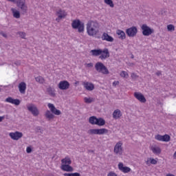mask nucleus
I'll list each match as a JSON object with an SVG mask.
<instances>
[{
  "label": "nucleus",
  "instance_id": "f257e3e1",
  "mask_svg": "<svg viewBox=\"0 0 176 176\" xmlns=\"http://www.w3.org/2000/svg\"><path fill=\"white\" fill-rule=\"evenodd\" d=\"M87 32L89 36H96L100 32V25L97 21H89L87 23Z\"/></svg>",
  "mask_w": 176,
  "mask_h": 176
},
{
  "label": "nucleus",
  "instance_id": "f03ea898",
  "mask_svg": "<svg viewBox=\"0 0 176 176\" xmlns=\"http://www.w3.org/2000/svg\"><path fill=\"white\" fill-rule=\"evenodd\" d=\"M47 107L50 110H47L45 113V118L47 119V120H52L54 119V115L58 116L61 114V111L57 109L54 104L49 103Z\"/></svg>",
  "mask_w": 176,
  "mask_h": 176
},
{
  "label": "nucleus",
  "instance_id": "7ed1b4c3",
  "mask_svg": "<svg viewBox=\"0 0 176 176\" xmlns=\"http://www.w3.org/2000/svg\"><path fill=\"white\" fill-rule=\"evenodd\" d=\"M95 69L97 72L102 74L103 75H108L109 74V70L106 67L105 65L101 62H98L95 65Z\"/></svg>",
  "mask_w": 176,
  "mask_h": 176
},
{
  "label": "nucleus",
  "instance_id": "20e7f679",
  "mask_svg": "<svg viewBox=\"0 0 176 176\" xmlns=\"http://www.w3.org/2000/svg\"><path fill=\"white\" fill-rule=\"evenodd\" d=\"M72 27L74 30H78V32H83L85 31V23L79 19L73 21Z\"/></svg>",
  "mask_w": 176,
  "mask_h": 176
},
{
  "label": "nucleus",
  "instance_id": "39448f33",
  "mask_svg": "<svg viewBox=\"0 0 176 176\" xmlns=\"http://www.w3.org/2000/svg\"><path fill=\"white\" fill-rule=\"evenodd\" d=\"M142 33L144 35V36H149V35H152L153 32H155V30L151 28L148 25L143 24L141 26Z\"/></svg>",
  "mask_w": 176,
  "mask_h": 176
},
{
  "label": "nucleus",
  "instance_id": "423d86ee",
  "mask_svg": "<svg viewBox=\"0 0 176 176\" xmlns=\"http://www.w3.org/2000/svg\"><path fill=\"white\" fill-rule=\"evenodd\" d=\"M88 134H95L97 135H102L104 134H108V129L105 128L100 129H89L88 131Z\"/></svg>",
  "mask_w": 176,
  "mask_h": 176
},
{
  "label": "nucleus",
  "instance_id": "0eeeda50",
  "mask_svg": "<svg viewBox=\"0 0 176 176\" xmlns=\"http://www.w3.org/2000/svg\"><path fill=\"white\" fill-rule=\"evenodd\" d=\"M138 32V29H137V27L132 26L128 29L126 30V34L131 38H134L137 35V33Z\"/></svg>",
  "mask_w": 176,
  "mask_h": 176
},
{
  "label": "nucleus",
  "instance_id": "6e6552de",
  "mask_svg": "<svg viewBox=\"0 0 176 176\" xmlns=\"http://www.w3.org/2000/svg\"><path fill=\"white\" fill-rule=\"evenodd\" d=\"M56 14L57 16L56 21H57L58 23L60 22V20L65 19V17H67V12L64 10L59 9L56 10Z\"/></svg>",
  "mask_w": 176,
  "mask_h": 176
},
{
  "label": "nucleus",
  "instance_id": "1a4fd4ad",
  "mask_svg": "<svg viewBox=\"0 0 176 176\" xmlns=\"http://www.w3.org/2000/svg\"><path fill=\"white\" fill-rule=\"evenodd\" d=\"M28 111L31 112L34 116H38L39 115V111L35 104H30L27 105Z\"/></svg>",
  "mask_w": 176,
  "mask_h": 176
},
{
  "label": "nucleus",
  "instance_id": "9d476101",
  "mask_svg": "<svg viewBox=\"0 0 176 176\" xmlns=\"http://www.w3.org/2000/svg\"><path fill=\"white\" fill-rule=\"evenodd\" d=\"M155 139L157 140V141H162V142H168L170 141L171 138L168 134H165L164 135L158 134L155 136Z\"/></svg>",
  "mask_w": 176,
  "mask_h": 176
},
{
  "label": "nucleus",
  "instance_id": "9b49d317",
  "mask_svg": "<svg viewBox=\"0 0 176 176\" xmlns=\"http://www.w3.org/2000/svg\"><path fill=\"white\" fill-rule=\"evenodd\" d=\"M123 143L122 142H118L114 146L113 152L116 155H122L123 153V147L122 146Z\"/></svg>",
  "mask_w": 176,
  "mask_h": 176
},
{
  "label": "nucleus",
  "instance_id": "f8f14e48",
  "mask_svg": "<svg viewBox=\"0 0 176 176\" xmlns=\"http://www.w3.org/2000/svg\"><path fill=\"white\" fill-rule=\"evenodd\" d=\"M14 3H16V6L18 8H19L22 12H23V13H26L27 12V5H25V1H23V0H18L16 1Z\"/></svg>",
  "mask_w": 176,
  "mask_h": 176
},
{
  "label": "nucleus",
  "instance_id": "ddd939ff",
  "mask_svg": "<svg viewBox=\"0 0 176 176\" xmlns=\"http://www.w3.org/2000/svg\"><path fill=\"white\" fill-rule=\"evenodd\" d=\"M71 85L67 80H62L58 84V87L60 90H68Z\"/></svg>",
  "mask_w": 176,
  "mask_h": 176
},
{
  "label": "nucleus",
  "instance_id": "4468645a",
  "mask_svg": "<svg viewBox=\"0 0 176 176\" xmlns=\"http://www.w3.org/2000/svg\"><path fill=\"white\" fill-rule=\"evenodd\" d=\"M9 135L12 140L19 141V140L23 137V133L19 131H16L14 133L12 132L9 133Z\"/></svg>",
  "mask_w": 176,
  "mask_h": 176
},
{
  "label": "nucleus",
  "instance_id": "2eb2a0df",
  "mask_svg": "<svg viewBox=\"0 0 176 176\" xmlns=\"http://www.w3.org/2000/svg\"><path fill=\"white\" fill-rule=\"evenodd\" d=\"M109 50L108 48H104V50H102V53L100 54L99 58H100V60H107V58H109Z\"/></svg>",
  "mask_w": 176,
  "mask_h": 176
},
{
  "label": "nucleus",
  "instance_id": "dca6fc26",
  "mask_svg": "<svg viewBox=\"0 0 176 176\" xmlns=\"http://www.w3.org/2000/svg\"><path fill=\"white\" fill-rule=\"evenodd\" d=\"M134 97H135V98L138 100V101H140V102H143V103L146 102V99L145 98V96H144L140 92H135L134 93Z\"/></svg>",
  "mask_w": 176,
  "mask_h": 176
},
{
  "label": "nucleus",
  "instance_id": "f3484780",
  "mask_svg": "<svg viewBox=\"0 0 176 176\" xmlns=\"http://www.w3.org/2000/svg\"><path fill=\"white\" fill-rule=\"evenodd\" d=\"M82 85L86 89V90H88V91H93L94 90V84L89 82H82Z\"/></svg>",
  "mask_w": 176,
  "mask_h": 176
},
{
  "label": "nucleus",
  "instance_id": "a211bd4d",
  "mask_svg": "<svg viewBox=\"0 0 176 176\" xmlns=\"http://www.w3.org/2000/svg\"><path fill=\"white\" fill-rule=\"evenodd\" d=\"M6 102H10V104H14V105L19 106L21 101L19 99H14L12 97H8L6 99Z\"/></svg>",
  "mask_w": 176,
  "mask_h": 176
},
{
  "label": "nucleus",
  "instance_id": "6ab92c4d",
  "mask_svg": "<svg viewBox=\"0 0 176 176\" xmlns=\"http://www.w3.org/2000/svg\"><path fill=\"white\" fill-rule=\"evenodd\" d=\"M118 168L120 171H122V173H130V171H131V168L127 166H124L123 163L122 162L118 164Z\"/></svg>",
  "mask_w": 176,
  "mask_h": 176
},
{
  "label": "nucleus",
  "instance_id": "aec40b11",
  "mask_svg": "<svg viewBox=\"0 0 176 176\" xmlns=\"http://www.w3.org/2000/svg\"><path fill=\"white\" fill-rule=\"evenodd\" d=\"M19 89L21 94H25V90H27V84L24 82H21L19 85Z\"/></svg>",
  "mask_w": 176,
  "mask_h": 176
},
{
  "label": "nucleus",
  "instance_id": "412c9836",
  "mask_svg": "<svg viewBox=\"0 0 176 176\" xmlns=\"http://www.w3.org/2000/svg\"><path fill=\"white\" fill-rule=\"evenodd\" d=\"M122 111L119 109H116L113 112V118L116 120H118V119H120V118H122Z\"/></svg>",
  "mask_w": 176,
  "mask_h": 176
},
{
  "label": "nucleus",
  "instance_id": "4be33fe9",
  "mask_svg": "<svg viewBox=\"0 0 176 176\" xmlns=\"http://www.w3.org/2000/svg\"><path fill=\"white\" fill-rule=\"evenodd\" d=\"M102 41H107V42H113L112 36H109L108 33L104 32L102 35Z\"/></svg>",
  "mask_w": 176,
  "mask_h": 176
},
{
  "label": "nucleus",
  "instance_id": "5701e85b",
  "mask_svg": "<svg viewBox=\"0 0 176 176\" xmlns=\"http://www.w3.org/2000/svg\"><path fill=\"white\" fill-rule=\"evenodd\" d=\"M60 168L63 171H67L68 173L74 171V168L68 164H62Z\"/></svg>",
  "mask_w": 176,
  "mask_h": 176
},
{
  "label": "nucleus",
  "instance_id": "b1692460",
  "mask_svg": "<svg viewBox=\"0 0 176 176\" xmlns=\"http://www.w3.org/2000/svg\"><path fill=\"white\" fill-rule=\"evenodd\" d=\"M116 34L118 35L119 39H122V41L126 39V33H124L123 30H117Z\"/></svg>",
  "mask_w": 176,
  "mask_h": 176
},
{
  "label": "nucleus",
  "instance_id": "393cba45",
  "mask_svg": "<svg viewBox=\"0 0 176 176\" xmlns=\"http://www.w3.org/2000/svg\"><path fill=\"white\" fill-rule=\"evenodd\" d=\"M90 53L91 54V56L97 57L98 56H101V53H102V50H101V49L91 50L90 51Z\"/></svg>",
  "mask_w": 176,
  "mask_h": 176
},
{
  "label": "nucleus",
  "instance_id": "a878e982",
  "mask_svg": "<svg viewBox=\"0 0 176 176\" xmlns=\"http://www.w3.org/2000/svg\"><path fill=\"white\" fill-rule=\"evenodd\" d=\"M151 149L154 155H160L162 153V149L159 146H151Z\"/></svg>",
  "mask_w": 176,
  "mask_h": 176
},
{
  "label": "nucleus",
  "instance_id": "bb28decb",
  "mask_svg": "<svg viewBox=\"0 0 176 176\" xmlns=\"http://www.w3.org/2000/svg\"><path fill=\"white\" fill-rule=\"evenodd\" d=\"M47 91L48 94L50 96H51L52 97H55L56 96V90H54V89L52 88V87H49L47 89Z\"/></svg>",
  "mask_w": 176,
  "mask_h": 176
},
{
  "label": "nucleus",
  "instance_id": "cd10ccee",
  "mask_svg": "<svg viewBox=\"0 0 176 176\" xmlns=\"http://www.w3.org/2000/svg\"><path fill=\"white\" fill-rule=\"evenodd\" d=\"M96 124L97 126H104L105 124V120H104V118H97L96 120Z\"/></svg>",
  "mask_w": 176,
  "mask_h": 176
},
{
  "label": "nucleus",
  "instance_id": "c85d7f7f",
  "mask_svg": "<svg viewBox=\"0 0 176 176\" xmlns=\"http://www.w3.org/2000/svg\"><path fill=\"white\" fill-rule=\"evenodd\" d=\"M12 14H13V16L15 19H20V12H19L17 10H15L14 8L11 9Z\"/></svg>",
  "mask_w": 176,
  "mask_h": 176
},
{
  "label": "nucleus",
  "instance_id": "c756f323",
  "mask_svg": "<svg viewBox=\"0 0 176 176\" xmlns=\"http://www.w3.org/2000/svg\"><path fill=\"white\" fill-rule=\"evenodd\" d=\"M62 164H71L72 163V161H71V159L68 157H66L65 158L61 160Z\"/></svg>",
  "mask_w": 176,
  "mask_h": 176
},
{
  "label": "nucleus",
  "instance_id": "7c9ffc66",
  "mask_svg": "<svg viewBox=\"0 0 176 176\" xmlns=\"http://www.w3.org/2000/svg\"><path fill=\"white\" fill-rule=\"evenodd\" d=\"M96 122H97V117H96V116H91L89 118V122L91 124H96Z\"/></svg>",
  "mask_w": 176,
  "mask_h": 176
},
{
  "label": "nucleus",
  "instance_id": "2f4dec72",
  "mask_svg": "<svg viewBox=\"0 0 176 176\" xmlns=\"http://www.w3.org/2000/svg\"><path fill=\"white\" fill-rule=\"evenodd\" d=\"M149 162L151 164H157V161L153 158H148L146 161V164H149Z\"/></svg>",
  "mask_w": 176,
  "mask_h": 176
},
{
  "label": "nucleus",
  "instance_id": "473e14b6",
  "mask_svg": "<svg viewBox=\"0 0 176 176\" xmlns=\"http://www.w3.org/2000/svg\"><path fill=\"white\" fill-rule=\"evenodd\" d=\"M36 81H37L38 83H41V85H43L45 83V78L42 76H38L35 78Z\"/></svg>",
  "mask_w": 176,
  "mask_h": 176
},
{
  "label": "nucleus",
  "instance_id": "72a5a7b5",
  "mask_svg": "<svg viewBox=\"0 0 176 176\" xmlns=\"http://www.w3.org/2000/svg\"><path fill=\"white\" fill-rule=\"evenodd\" d=\"M64 176H80V173H64Z\"/></svg>",
  "mask_w": 176,
  "mask_h": 176
},
{
  "label": "nucleus",
  "instance_id": "f704fd0d",
  "mask_svg": "<svg viewBox=\"0 0 176 176\" xmlns=\"http://www.w3.org/2000/svg\"><path fill=\"white\" fill-rule=\"evenodd\" d=\"M16 34L19 35V36L21 38H22V39H25V36H26L25 32H18L16 33Z\"/></svg>",
  "mask_w": 176,
  "mask_h": 176
},
{
  "label": "nucleus",
  "instance_id": "c9c22d12",
  "mask_svg": "<svg viewBox=\"0 0 176 176\" xmlns=\"http://www.w3.org/2000/svg\"><path fill=\"white\" fill-rule=\"evenodd\" d=\"M84 101L86 102V104H91L94 100L91 98H85Z\"/></svg>",
  "mask_w": 176,
  "mask_h": 176
},
{
  "label": "nucleus",
  "instance_id": "e433bc0d",
  "mask_svg": "<svg viewBox=\"0 0 176 176\" xmlns=\"http://www.w3.org/2000/svg\"><path fill=\"white\" fill-rule=\"evenodd\" d=\"M104 3H106L107 5H109L111 8H113V1H112V0H104Z\"/></svg>",
  "mask_w": 176,
  "mask_h": 176
},
{
  "label": "nucleus",
  "instance_id": "4c0bfd02",
  "mask_svg": "<svg viewBox=\"0 0 176 176\" xmlns=\"http://www.w3.org/2000/svg\"><path fill=\"white\" fill-rule=\"evenodd\" d=\"M167 30H168V31H175V28L174 27V25H168Z\"/></svg>",
  "mask_w": 176,
  "mask_h": 176
},
{
  "label": "nucleus",
  "instance_id": "58836bf2",
  "mask_svg": "<svg viewBox=\"0 0 176 176\" xmlns=\"http://www.w3.org/2000/svg\"><path fill=\"white\" fill-rule=\"evenodd\" d=\"M120 76L122 78H127L129 76V74H127L126 72L125 71H122L121 73H120Z\"/></svg>",
  "mask_w": 176,
  "mask_h": 176
},
{
  "label": "nucleus",
  "instance_id": "ea45409f",
  "mask_svg": "<svg viewBox=\"0 0 176 176\" xmlns=\"http://www.w3.org/2000/svg\"><path fill=\"white\" fill-rule=\"evenodd\" d=\"M36 133H41V134H43V129H42L41 126H36Z\"/></svg>",
  "mask_w": 176,
  "mask_h": 176
},
{
  "label": "nucleus",
  "instance_id": "a19ab883",
  "mask_svg": "<svg viewBox=\"0 0 176 176\" xmlns=\"http://www.w3.org/2000/svg\"><path fill=\"white\" fill-rule=\"evenodd\" d=\"M107 176H118L115 172H110L107 174Z\"/></svg>",
  "mask_w": 176,
  "mask_h": 176
},
{
  "label": "nucleus",
  "instance_id": "79ce46f5",
  "mask_svg": "<svg viewBox=\"0 0 176 176\" xmlns=\"http://www.w3.org/2000/svg\"><path fill=\"white\" fill-rule=\"evenodd\" d=\"M131 78H132V79H137V78H138V76H137V74L133 73L131 76Z\"/></svg>",
  "mask_w": 176,
  "mask_h": 176
},
{
  "label": "nucleus",
  "instance_id": "37998d69",
  "mask_svg": "<svg viewBox=\"0 0 176 176\" xmlns=\"http://www.w3.org/2000/svg\"><path fill=\"white\" fill-rule=\"evenodd\" d=\"M26 152L27 153H31L32 152V148H31V147H27Z\"/></svg>",
  "mask_w": 176,
  "mask_h": 176
},
{
  "label": "nucleus",
  "instance_id": "c03bdc74",
  "mask_svg": "<svg viewBox=\"0 0 176 176\" xmlns=\"http://www.w3.org/2000/svg\"><path fill=\"white\" fill-rule=\"evenodd\" d=\"M118 85H119V81H114L113 82V86H114L116 87V86H118Z\"/></svg>",
  "mask_w": 176,
  "mask_h": 176
},
{
  "label": "nucleus",
  "instance_id": "a18cd8bd",
  "mask_svg": "<svg viewBox=\"0 0 176 176\" xmlns=\"http://www.w3.org/2000/svg\"><path fill=\"white\" fill-rule=\"evenodd\" d=\"M155 75H157V76H160V75H162V72L161 71H157L155 73Z\"/></svg>",
  "mask_w": 176,
  "mask_h": 176
},
{
  "label": "nucleus",
  "instance_id": "49530a36",
  "mask_svg": "<svg viewBox=\"0 0 176 176\" xmlns=\"http://www.w3.org/2000/svg\"><path fill=\"white\" fill-rule=\"evenodd\" d=\"M87 67H88L89 68L93 67V63H90L87 64Z\"/></svg>",
  "mask_w": 176,
  "mask_h": 176
},
{
  "label": "nucleus",
  "instance_id": "de8ad7c7",
  "mask_svg": "<svg viewBox=\"0 0 176 176\" xmlns=\"http://www.w3.org/2000/svg\"><path fill=\"white\" fill-rule=\"evenodd\" d=\"M5 119V116H1L0 117V122H2Z\"/></svg>",
  "mask_w": 176,
  "mask_h": 176
},
{
  "label": "nucleus",
  "instance_id": "09e8293b",
  "mask_svg": "<svg viewBox=\"0 0 176 176\" xmlns=\"http://www.w3.org/2000/svg\"><path fill=\"white\" fill-rule=\"evenodd\" d=\"M1 35H2V36H3L4 38H6V36H8V35H6V34H5V33H2Z\"/></svg>",
  "mask_w": 176,
  "mask_h": 176
},
{
  "label": "nucleus",
  "instance_id": "8fccbe9b",
  "mask_svg": "<svg viewBox=\"0 0 176 176\" xmlns=\"http://www.w3.org/2000/svg\"><path fill=\"white\" fill-rule=\"evenodd\" d=\"M8 1V2H13L14 3V2H16V0H7Z\"/></svg>",
  "mask_w": 176,
  "mask_h": 176
},
{
  "label": "nucleus",
  "instance_id": "3c124183",
  "mask_svg": "<svg viewBox=\"0 0 176 176\" xmlns=\"http://www.w3.org/2000/svg\"><path fill=\"white\" fill-rule=\"evenodd\" d=\"M173 159H176V151L173 154Z\"/></svg>",
  "mask_w": 176,
  "mask_h": 176
},
{
  "label": "nucleus",
  "instance_id": "603ef678",
  "mask_svg": "<svg viewBox=\"0 0 176 176\" xmlns=\"http://www.w3.org/2000/svg\"><path fill=\"white\" fill-rule=\"evenodd\" d=\"M14 64H15L16 65H20V62L14 63Z\"/></svg>",
  "mask_w": 176,
  "mask_h": 176
}]
</instances>
